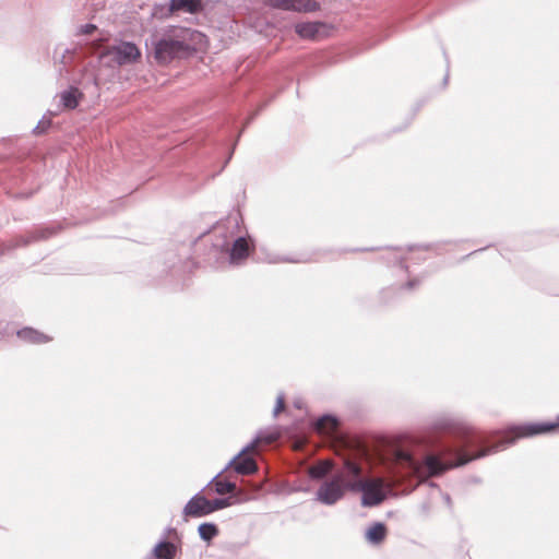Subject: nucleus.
I'll return each mask as SVG.
<instances>
[{
	"label": "nucleus",
	"instance_id": "f257e3e1",
	"mask_svg": "<svg viewBox=\"0 0 559 559\" xmlns=\"http://www.w3.org/2000/svg\"><path fill=\"white\" fill-rule=\"evenodd\" d=\"M436 433L452 437L441 445L444 460L429 452L430 443L424 438L405 437L392 445L391 467L386 477H366L362 465L356 461L352 472V492H361V506L366 508L381 504L395 485L414 476L419 480L436 477L445 471L473 461L468 442L473 441L467 424L457 416L441 415L432 423Z\"/></svg>",
	"mask_w": 559,
	"mask_h": 559
},
{
	"label": "nucleus",
	"instance_id": "f03ea898",
	"mask_svg": "<svg viewBox=\"0 0 559 559\" xmlns=\"http://www.w3.org/2000/svg\"><path fill=\"white\" fill-rule=\"evenodd\" d=\"M467 428L471 430L472 438L474 439L468 442V451L473 460H476L504 450L514 444L520 438L533 437L558 429L559 416L554 423L512 425L504 431H496L491 435H486L469 425H467Z\"/></svg>",
	"mask_w": 559,
	"mask_h": 559
},
{
	"label": "nucleus",
	"instance_id": "7ed1b4c3",
	"mask_svg": "<svg viewBox=\"0 0 559 559\" xmlns=\"http://www.w3.org/2000/svg\"><path fill=\"white\" fill-rule=\"evenodd\" d=\"M191 35L190 28L181 26H170L163 33L153 35L150 45L156 62L168 64L175 59L187 57L191 51L189 44ZM146 47H148L147 40Z\"/></svg>",
	"mask_w": 559,
	"mask_h": 559
},
{
	"label": "nucleus",
	"instance_id": "20e7f679",
	"mask_svg": "<svg viewBox=\"0 0 559 559\" xmlns=\"http://www.w3.org/2000/svg\"><path fill=\"white\" fill-rule=\"evenodd\" d=\"M356 460L345 459L343 464L326 479H324L316 491V500L324 506H334L341 501L346 492H352Z\"/></svg>",
	"mask_w": 559,
	"mask_h": 559
},
{
	"label": "nucleus",
	"instance_id": "39448f33",
	"mask_svg": "<svg viewBox=\"0 0 559 559\" xmlns=\"http://www.w3.org/2000/svg\"><path fill=\"white\" fill-rule=\"evenodd\" d=\"M259 438L252 440L249 444L241 449V451L235 455L224 467V471L233 468L235 473L239 475H251L257 472L258 465L254 459L248 454L249 451L255 449Z\"/></svg>",
	"mask_w": 559,
	"mask_h": 559
},
{
	"label": "nucleus",
	"instance_id": "423d86ee",
	"mask_svg": "<svg viewBox=\"0 0 559 559\" xmlns=\"http://www.w3.org/2000/svg\"><path fill=\"white\" fill-rule=\"evenodd\" d=\"M202 10V0H170L168 4L156 5L154 13L160 17H169L176 12L197 14Z\"/></svg>",
	"mask_w": 559,
	"mask_h": 559
},
{
	"label": "nucleus",
	"instance_id": "0eeeda50",
	"mask_svg": "<svg viewBox=\"0 0 559 559\" xmlns=\"http://www.w3.org/2000/svg\"><path fill=\"white\" fill-rule=\"evenodd\" d=\"M264 4L271 9L293 12H316L320 9L314 0H265Z\"/></svg>",
	"mask_w": 559,
	"mask_h": 559
},
{
	"label": "nucleus",
	"instance_id": "6e6552de",
	"mask_svg": "<svg viewBox=\"0 0 559 559\" xmlns=\"http://www.w3.org/2000/svg\"><path fill=\"white\" fill-rule=\"evenodd\" d=\"M108 55L115 63L124 66L135 62L140 58L141 52L135 44L122 41L119 45L112 46L108 50Z\"/></svg>",
	"mask_w": 559,
	"mask_h": 559
},
{
	"label": "nucleus",
	"instance_id": "1a4fd4ad",
	"mask_svg": "<svg viewBox=\"0 0 559 559\" xmlns=\"http://www.w3.org/2000/svg\"><path fill=\"white\" fill-rule=\"evenodd\" d=\"M212 251L215 258H224L230 247L234 234L222 226L216 227L212 235Z\"/></svg>",
	"mask_w": 559,
	"mask_h": 559
},
{
	"label": "nucleus",
	"instance_id": "9d476101",
	"mask_svg": "<svg viewBox=\"0 0 559 559\" xmlns=\"http://www.w3.org/2000/svg\"><path fill=\"white\" fill-rule=\"evenodd\" d=\"M52 233L49 229L38 228L28 235L17 236L7 242H4L1 247L0 253L5 254L7 252L14 250L20 247H25L28 243L48 238Z\"/></svg>",
	"mask_w": 559,
	"mask_h": 559
},
{
	"label": "nucleus",
	"instance_id": "9b49d317",
	"mask_svg": "<svg viewBox=\"0 0 559 559\" xmlns=\"http://www.w3.org/2000/svg\"><path fill=\"white\" fill-rule=\"evenodd\" d=\"M211 513H213L211 500L201 492L195 493L183 508V514L190 518H201Z\"/></svg>",
	"mask_w": 559,
	"mask_h": 559
},
{
	"label": "nucleus",
	"instance_id": "f8f14e48",
	"mask_svg": "<svg viewBox=\"0 0 559 559\" xmlns=\"http://www.w3.org/2000/svg\"><path fill=\"white\" fill-rule=\"evenodd\" d=\"M224 468L216 474L206 485V488H213V490L221 496L227 495H236L237 497L240 495V490L237 489V484L226 478H222L223 473H225Z\"/></svg>",
	"mask_w": 559,
	"mask_h": 559
},
{
	"label": "nucleus",
	"instance_id": "ddd939ff",
	"mask_svg": "<svg viewBox=\"0 0 559 559\" xmlns=\"http://www.w3.org/2000/svg\"><path fill=\"white\" fill-rule=\"evenodd\" d=\"M249 242L245 237H233L230 247L227 251L225 259H227L230 263H236L240 260L246 259L249 255Z\"/></svg>",
	"mask_w": 559,
	"mask_h": 559
},
{
	"label": "nucleus",
	"instance_id": "4468645a",
	"mask_svg": "<svg viewBox=\"0 0 559 559\" xmlns=\"http://www.w3.org/2000/svg\"><path fill=\"white\" fill-rule=\"evenodd\" d=\"M325 23L320 21L302 22L295 25V32L304 39H317Z\"/></svg>",
	"mask_w": 559,
	"mask_h": 559
},
{
	"label": "nucleus",
	"instance_id": "2eb2a0df",
	"mask_svg": "<svg viewBox=\"0 0 559 559\" xmlns=\"http://www.w3.org/2000/svg\"><path fill=\"white\" fill-rule=\"evenodd\" d=\"M335 464L332 461H321L316 465L311 466L309 475L312 479L324 480L329 478L334 471H336Z\"/></svg>",
	"mask_w": 559,
	"mask_h": 559
},
{
	"label": "nucleus",
	"instance_id": "dca6fc26",
	"mask_svg": "<svg viewBox=\"0 0 559 559\" xmlns=\"http://www.w3.org/2000/svg\"><path fill=\"white\" fill-rule=\"evenodd\" d=\"M16 335L22 341L31 344H43L50 341L49 336L32 328L21 329L16 332Z\"/></svg>",
	"mask_w": 559,
	"mask_h": 559
},
{
	"label": "nucleus",
	"instance_id": "f3484780",
	"mask_svg": "<svg viewBox=\"0 0 559 559\" xmlns=\"http://www.w3.org/2000/svg\"><path fill=\"white\" fill-rule=\"evenodd\" d=\"M82 96L83 94L78 87L70 86L68 90L60 93V102L64 108L75 109Z\"/></svg>",
	"mask_w": 559,
	"mask_h": 559
},
{
	"label": "nucleus",
	"instance_id": "a211bd4d",
	"mask_svg": "<svg viewBox=\"0 0 559 559\" xmlns=\"http://www.w3.org/2000/svg\"><path fill=\"white\" fill-rule=\"evenodd\" d=\"M177 546L165 538L158 542L153 548V554L157 559H174L177 554Z\"/></svg>",
	"mask_w": 559,
	"mask_h": 559
},
{
	"label": "nucleus",
	"instance_id": "6ab92c4d",
	"mask_svg": "<svg viewBox=\"0 0 559 559\" xmlns=\"http://www.w3.org/2000/svg\"><path fill=\"white\" fill-rule=\"evenodd\" d=\"M386 535V527L383 523L377 522L371 527H369L366 532V538L371 544L381 543Z\"/></svg>",
	"mask_w": 559,
	"mask_h": 559
},
{
	"label": "nucleus",
	"instance_id": "aec40b11",
	"mask_svg": "<svg viewBox=\"0 0 559 559\" xmlns=\"http://www.w3.org/2000/svg\"><path fill=\"white\" fill-rule=\"evenodd\" d=\"M200 538L204 542H210L218 535V528L213 523H202L198 527Z\"/></svg>",
	"mask_w": 559,
	"mask_h": 559
},
{
	"label": "nucleus",
	"instance_id": "412c9836",
	"mask_svg": "<svg viewBox=\"0 0 559 559\" xmlns=\"http://www.w3.org/2000/svg\"><path fill=\"white\" fill-rule=\"evenodd\" d=\"M239 501V497L236 495H230L228 497L216 498L211 500L212 511L215 512L217 510H222L228 508Z\"/></svg>",
	"mask_w": 559,
	"mask_h": 559
},
{
	"label": "nucleus",
	"instance_id": "4be33fe9",
	"mask_svg": "<svg viewBox=\"0 0 559 559\" xmlns=\"http://www.w3.org/2000/svg\"><path fill=\"white\" fill-rule=\"evenodd\" d=\"M335 428L337 426V419L330 414L322 415L314 424L318 431H323L325 427Z\"/></svg>",
	"mask_w": 559,
	"mask_h": 559
},
{
	"label": "nucleus",
	"instance_id": "5701e85b",
	"mask_svg": "<svg viewBox=\"0 0 559 559\" xmlns=\"http://www.w3.org/2000/svg\"><path fill=\"white\" fill-rule=\"evenodd\" d=\"M71 55H72V52L66 48L62 50L61 55L59 56L58 49H57L53 58H55L56 62H59V63H62L66 66L69 62V58Z\"/></svg>",
	"mask_w": 559,
	"mask_h": 559
},
{
	"label": "nucleus",
	"instance_id": "b1692460",
	"mask_svg": "<svg viewBox=\"0 0 559 559\" xmlns=\"http://www.w3.org/2000/svg\"><path fill=\"white\" fill-rule=\"evenodd\" d=\"M97 29V26L92 23H86L83 25H80L78 28L79 35H91Z\"/></svg>",
	"mask_w": 559,
	"mask_h": 559
},
{
	"label": "nucleus",
	"instance_id": "393cba45",
	"mask_svg": "<svg viewBox=\"0 0 559 559\" xmlns=\"http://www.w3.org/2000/svg\"><path fill=\"white\" fill-rule=\"evenodd\" d=\"M285 407V396L283 393L278 394L276 399V404L273 411L274 416H277L278 413H281Z\"/></svg>",
	"mask_w": 559,
	"mask_h": 559
},
{
	"label": "nucleus",
	"instance_id": "a878e982",
	"mask_svg": "<svg viewBox=\"0 0 559 559\" xmlns=\"http://www.w3.org/2000/svg\"><path fill=\"white\" fill-rule=\"evenodd\" d=\"M50 126V120L41 119L34 128L33 132L36 134L44 133Z\"/></svg>",
	"mask_w": 559,
	"mask_h": 559
},
{
	"label": "nucleus",
	"instance_id": "bb28decb",
	"mask_svg": "<svg viewBox=\"0 0 559 559\" xmlns=\"http://www.w3.org/2000/svg\"><path fill=\"white\" fill-rule=\"evenodd\" d=\"M280 261L281 262H293V263L305 262V260H301V259H290V258H287V257L281 258Z\"/></svg>",
	"mask_w": 559,
	"mask_h": 559
},
{
	"label": "nucleus",
	"instance_id": "cd10ccee",
	"mask_svg": "<svg viewBox=\"0 0 559 559\" xmlns=\"http://www.w3.org/2000/svg\"><path fill=\"white\" fill-rule=\"evenodd\" d=\"M419 284L418 280H411L405 284V288L412 289L413 287L417 286Z\"/></svg>",
	"mask_w": 559,
	"mask_h": 559
},
{
	"label": "nucleus",
	"instance_id": "c85d7f7f",
	"mask_svg": "<svg viewBox=\"0 0 559 559\" xmlns=\"http://www.w3.org/2000/svg\"><path fill=\"white\" fill-rule=\"evenodd\" d=\"M405 261H406V259H405V258H400V259H399V263L402 265V267H403V269H405V270H407V265H405V264H404V263H405Z\"/></svg>",
	"mask_w": 559,
	"mask_h": 559
},
{
	"label": "nucleus",
	"instance_id": "c756f323",
	"mask_svg": "<svg viewBox=\"0 0 559 559\" xmlns=\"http://www.w3.org/2000/svg\"><path fill=\"white\" fill-rule=\"evenodd\" d=\"M448 80H449V73H447L444 79H443V85L444 86L448 84Z\"/></svg>",
	"mask_w": 559,
	"mask_h": 559
},
{
	"label": "nucleus",
	"instance_id": "7c9ffc66",
	"mask_svg": "<svg viewBox=\"0 0 559 559\" xmlns=\"http://www.w3.org/2000/svg\"><path fill=\"white\" fill-rule=\"evenodd\" d=\"M168 532H174V533H176V530H175V528H168Z\"/></svg>",
	"mask_w": 559,
	"mask_h": 559
}]
</instances>
